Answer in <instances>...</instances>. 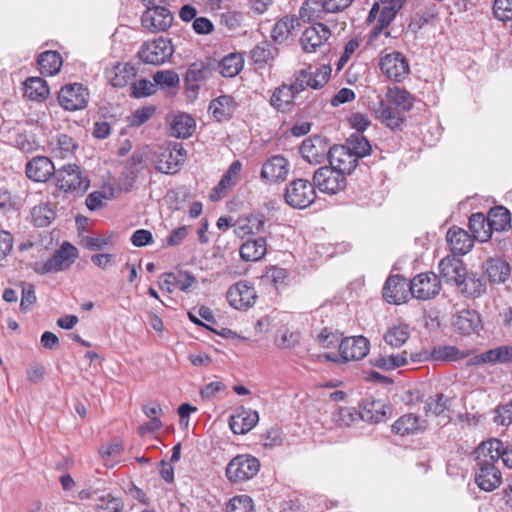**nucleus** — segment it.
<instances>
[{"mask_svg":"<svg viewBox=\"0 0 512 512\" xmlns=\"http://www.w3.org/2000/svg\"><path fill=\"white\" fill-rule=\"evenodd\" d=\"M475 454V461L478 466L475 481L480 489L491 492L502 483V474L496 467L498 458L495 457L493 452H480V445L476 448Z\"/></svg>","mask_w":512,"mask_h":512,"instance_id":"nucleus-1","label":"nucleus"},{"mask_svg":"<svg viewBox=\"0 0 512 512\" xmlns=\"http://www.w3.org/2000/svg\"><path fill=\"white\" fill-rule=\"evenodd\" d=\"M260 469V461L250 454H240L230 460L225 469L231 483H243L254 478Z\"/></svg>","mask_w":512,"mask_h":512,"instance_id":"nucleus-2","label":"nucleus"},{"mask_svg":"<svg viewBox=\"0 0 512 512\" xmlns=\"http://www.w3.org/2000/svg\"><path fill=\"white\" fill-rule=\"evenodd\" d=\"M77 257V248L69 242H63L48 260L35 263L34 271L40 275L60 272L70 267Z\"/></svg>","mask_w":512,"mask_h":512,"instance_id":"nucleus-3","label":"nucleus"},{"mask_svg":"<svg viewBox=\"0 0 512 512\" xmlns=\"http://www.w3.org/2000/svg\"><path fill=\"white\" fill-rule=\"evenodd\" d=\"M316 199L314 185L302 178L294 179L287 184L284 192L285 202L292 208L305 209Z\"/></svg>","mask_w":512,"mask_h":512,"instance_id":"nucleus-4","label":"nucleus"},{"mask_svg":"<svg viewBox=\"0 0 512 512\" xmlns=\"http://www.w3.org/2000/svg\"><path fill=\"white\" fill-rule=\"evenodd\" d=\"M173 53L171 40L159 37L145 42L138 51V57L146 64L161 65L168 61Z\"/></svg>","mask_w":512,"mask_h":512,"instance_id":"nucleus-5","label":"nucleus"},{"mask_svg":"<svg viewBox=\"0 0 512 512\" xmlns=\"http://www.w3.org/2000/svg\"><path fill=\"white\" fill-rule=\"evenodd\" d=\"M56 186L64 192L79 191L84 193L90 185L87 178L82 176L80 167L76 164H68L55 170Z\"/></svg>","mask_w":512,"mask_h":512,"instance_id":"nucleus-6","label":"nucleus"},{"mask_svg":"<svg viewBox=\"0 0 512 512\" xmlns=\"http://www.w3.org/2000/svg\"><path fill=\"white\" fill-rule=\"evenodd\" d=\"M186 152L181 143H170L160 149L155 161V169L164 174H175L184 162Z\"/></svg>","mask_w":512,"mask_h":512,"instance_id":"nucleus-7","label":"nucleus"},{"mask_svg":"<svg viewBox=\"0 0 512 512\" xmlns=\"http://www.w3.org/2000/svg\"><path fill=\"white\" fill-rule=\"evenodd\" d=\"M312 184L323 193L336 194L345 188L346 178L333 167L322 166L314 172Z\"/></svg>","mask_w":512,"mask_h":512,"instance_id":"nucleus-8","label":"nucleus"},{"mask_svg":"<svg viewBox=\"0 0 512 512\" xmlns=\"http://www.w3.org/2000/svg\"><path fill=\"white\" fill-rule=\"evenodd\" d=\"M89 100L88 90L80 83L68 84L58 93V102L65 110L76 111L84 109Z\"/></svg>","mask_w":512,"mask_h":512,"instance_id":"nucleus-9","label":"nucleus"},{"mask_svg":"<svg viewBox=\"0 0 512 512\" xmlns=\"http://www.w3.org/2000/svg\"><path fill=\"white\" fill-rule=\"evenodd\" d=\"M440 289V280L433 272L420 273L410 281L411 296L420 300L434 298Z\"/></svg>","mask_w":512,"mask_h":512,"instance_id":"nucleus-10","label":"nucleus"},{"mask_svg":"<svg viewBox=\"0 0 512 512\" xmlns=\"http://www.w3.org/2000/svg\"><path fill=\"white\" fill-rule=\"evenodd\" d=\"M173 20V13L167 7H152L142 13L141 25L151 33H158L170 28Z\"/></svg>","mask_w":512,"mask_h":512,"instance_id":"nucleus-11","label":"nucleus"},{"mask_svg":"<svg viewBox=\"0 0 512 512\" xmlns=\"http://www.w3.org/2000/svg\"><path fill=\"white\" fill-rule=\"evenodd\" d=\"M380 69L392 81H403L410 72L406 57L398 51H393L381 58Z\"/></svg>","mask_w":512,"mask_h":512,"instance_id":"nucleus-12","label":"nucleus"},{"mask_svg":"<svg viewBox=\"0 0 512 512\" xmlns=\"http://www.w3.org/2000/svg\"><path fill=\"white\" fill-rule=\"evenodd\" d=\"M330 146L325 137L314 135L305 139L300 146L303 159L311 164H320L328 159Z\"/></svg>","mask_w":512,"mask_h":512,"instance_id":"nucleus-13","label":"nucleus"},{"mask_svg":"<svg viewBox=\"0 0 512 512\" xmlns=\"http://www.w3.org/2000/svg\"><path fill=\"white\" fill-rule=\"evenodd\" d=\"M257 293L255 288L246 281H239L227 291L229 304L237 310H247L255 304Z\"/></svg>","mask_w":512,"mask_h":512,"instance_id":"nucleus-14","label":"nucleus"},{"mask_svg":"<svg viewBox=\"0 0 512 512\" xmlns=\"http://www.w3.org/2000/svg\"><path fill=\"white\" fill-rule=\"evenodd\" d=\"M411 296L410 281L402 275H392L383 286V297L390 304H402Z\"/></svg>","mask_w":512,"mask_h":512,"instance_id":"nucleus-15","label":"nucleus"},{"mask_svg":"<svg viewBox=\"0 0 512 512\" xmlns=\"http://www.w3.org/2000/svg\"><path fill=\"white\" fill-rule=\"evenodd\" d=\"M370 342L364 336H353L342 339L339 352L343 362L363 359L369 352Z\"/></svg>","mask_w":512,"mask_h":512,"instance_id":"nucleus-16","label":"nucleus"},{"mask_svg":"<svg viewBox=\"0 0 512 512\" xmlns=\"http://www.w3.org/2000/svg\"><path fill=\"white\" fill-rule=\"evenodd\" d=\"M266 218L263 214H249L238 217L234 222V233L240 237L264 236Z\"/></svg>","mask_w":512,"mask_h":512,"instance_id":"nucleus-17","label":"nucleus"},{"mask_svg":"<svg viewBox=\"0 0 512 512\" xmlns=\"http://www.w3.org/2000/svg\"><path fill=\"white\" fill-rule=\"evenodd\" d=\"M331 35L330 29L322 24L315 23L307 27L301 35L300 44L304 52L313 53L323 46Z\"/></svg>","mask_w":512,"mask_h":512,"instance_id":"nucleus-18","label":"nucleus"},{"mask_svg":"<svg viewBox=\"0 0 512 512\" xmlns=\"http://www.w3.org/2000/svg\"><path fill=\"white\" fill-rule=\"evenodd\" d=\"M289 170L288 160L282 155H274L264 162L260 177L266 183L282 182L286 179Z\"/></svg>","mask_w":512,"mask_h":512,"instance_id":"nucleus-19","label":"nucleus"},{"mask_svg":"<svg viewBox=\"0 0 512 512\" xmlns=\"http://www.w3.org/2000/svg\"><path fill=\"white\" fill-rule=\"evenodd\" d=\"M329 166L346 175L352 173L358 160L346 145H335L330 148L328 156Z\"/></svg>","mask_w":512,"mask_h":512,"instance_id":"nucleus-20","label":"nucleus"},{"mask_svg":"<svg viewBox=\"0 0 512 512\" xmlns=\"http://www.w3.org/2000/svg\"><path fill=\"white\" fill-rule=\"evenodd\" d=\"M452 325L459 334L471 335L482 328V320L476 310L466 309L453 316Z\"/></svg>","mask_w":512,"mask_h":512,"instance_id":"nucleus-21","label":"nucleus"},{"mask_svg":"<svg viewBox=\"0 0 512 512\" xmlns=\"http://www.w3.org/2000/svg\"><path fill=\"white\" fill-rule=\"evenodd\" d=\"M482 269L492 284L505 283L511 276L509 263L502 257H490L483 264Z\"/></svg>","mask_w":512,"mask_h":512,"instance_id":"nucleus-22","label":"nucleus"},{"mask_svg":"<svg viewBox=\"0 0 512 512\" xmlns=\"http://www.w3.org/2000/svg\"><path fill=\"white\" fill-rule=\"evenodd\" d=\"M25 172L35 182H46L55 173V167L48 157L37 156L26 164Z\"/></svg>","mask_w":512,"mask_h":512,"instance_id":"nucleus-23","label":"nucleus"},{"mask_svg":"<svg viewBox=\"0 0 512 512\" xmlns=\"http://www.w3.org/2000/svg\"><path fill=\"white\" fill-rule=\"evenodd\" d=\"M259 421L258 412L241 408L229 419L230 429L234 434L242 435L252 430Z\"/></svg>","mask_w":512,"mask_h":512,"instance_id":"nucleus-24","label":"nucleus"},{"mask_svg":"<svg viewBox=\"0 0 512 512\" xmlns=\"http://www.w3.org/2000/svg\"><path fill=\"white\" fill-rule=\"evenodd\" d=\"M460 293L469 298H476L481 296L486 291L485 280L477 273L466 270L462 277L456 283Z\"/></svg>","mask_w":512,"mask_h":512,"instance_id":"nucleus-25","label":"nucleus"},{"mask_svg":"<svg viewBox=\"0 0 512 512\" xmlns=\"http://www.w3.org/2000/svg\"><path fill=\"white\" fill-rule=\"evenodd\" d=\"M446 240L454 254L465 255L474 245V239L462 228L452 227L448 230Z\"/></svg>","mask_w":512,"mask_h":512,"instance_id":"nucleus-26","label":"nucleus"},{"mask_svg":"<svg viewBox=\"0 0 512 512\" xmlns=\"http://www.w3.org/2000/svg\"><path fill=\"white\" fill-rule=\"evenodd\" d=\"M136 73L132 64L118 62L111 69L106 70V77L113 87L123 88L132 83Z\"/></svg>","mask_w":512,"mask_h":512,"instance_id":"nucleus-27","label":"nucleus"},{"mask_svg":"<svg viewBox=\"0 0 512 512\" xmlns=\"http://www.w3.org/2000/svg\"><path fill=\"white\" fill-rule=\"evenodd\" d=\"M425 429L426 421L412 413L401 416L392 425L393 433L400 436L415 435L423 432Z\"/></svg>","mask_w":512,"mask_h":512,"instance_id":"nucleus-28","label":"nucleus"},{"mask_svg":"<svg viewBox=\"0 0 512 512\" xmlns=\"http://www.w3.org/2000/svg\"><path fill=\"white\" fill-rule=\"evenodd\" d=\"M376 117L390 129L400 128L404 123L405 117L403 112L393 107L388 102L381 100L374 109Z\"/></svg>","mask_w":512,"mask_h":512,"instance_id":"nucleus-29","label":"nucleus"},{"mask_svg":"<svg viewBox=\"0 0 512 512\" xmlns=\"http://www.w3.org/2000/svg\"><path fill=\"white\" fill-rule=\"evenodd\" d=\"M296 97L287 83H282L273 90L269 104L278 112H290L295 104Z\"/></svg>","mask_w":512,"mask_h":512,"instance_id":"nucleus-30","label":"nucleus"},{"mask_svg":"<svg viewBox=\"0 0 512 512\" xmlns=\"http://www.w3.org/2000/svg\"><path fill=\"white\" fill-rule=\"evenodd\" d=\"M239 252L244 261L256 262L261 260L267 253L266 237L247 238L240 246Z\"/></svg>","mask_w":512,"mask_h":512,"instance_id":"nucleus-31","label":"nucleus"},{"mask_svg":"<svg viewBox=\"0 0 512 512\" xmlns=\"http://www.w3.org/2000/svg\"><path fill=\"white\" fill-rule=\"evenodd\" d=\"M438 268L441 277L447 283H453L455 285L466 270L461 259L450 256L443 258L439 262Z\"/></svg>","mask_w":512,"mask_h":512,"instance_id":"nucleus-32","label":"nucleus"},{"mask_svg":"<svg viewBox=\"0 0 512 512\" xmlns=\"http://www.w3.org/2000/svg\"><path fill=\"white\" fill-rule=\"evenodd\" d=\"M359 420L368 423H379L386 419V405L380 400H365L358 411Z\"/></svg>","mask_w":512,"mask_h":512,"instance_id":"nucleus-33","label":"nucleus"},{"mask_svg":"<svg viewBox=\"0 0 512 512\" xmlns=\"http://www.w3.org/2000/svg\"><path fill=\"white\" fill-rule=\"evenodd\" d=\"M78 145L73 137L67 134H58L49 142V149L55 157L69 158L72 157Z\"/></svg>","mask_w":512,"mask_h":512,"instance_id":"nucleus-34","label":"nucleus"},{"mask_svg":"<svg viewBox=\"0 0 512 512\" xmlns=\"http://www.w3.org/2000/svg\"><path fill=\"white\" fill-rule=\"evenodd\" d=\"M195 128L196 122L193 117L187 113H179L170 122V135L175 138L186 139L192 136Z\"/></svg>","mask_w":512,"mask_h":512,"instance_id":"nucleus-35","label":"nucleus"},{"mask_svg":"<svg viewBox=\"0 0 512 512\" xmlns=\"http://www.w3.org/2000/svg\"><path fill=\"white\" fill-rule=\"evenodd\" d=\"M493 452L495 457L502 460L503 464L512 469V443H504L498 439H490L480 444V452Z\"/></svg>","mask_w":512,"mask_h":512,"instance_id":"nucleus-36","label":"nucleus"},{"mask_svg":"<svg viewBox=\"0 0 512 512\" xmlns=\"http://www.w3.org/2000/svg\"><path fill=\"white\" fill-rule=\"evenodd\" d=\"M235 110V101L232 96L221 95L209 104V112L215 120L221 122L232 117Z\"/></svg>","mask_w":512,"mask_h":512,"instance_id":"nucleus-37","label":"nucleus"},{"mask_svg":"<svg viewBox=\"0 0 512 512\" xmlns=\"http://www.w3.org/2000/svg\"><path fill=\"white\" fill-rule=\"evenodd\" d=\"M96 512H124L125 503L121 496L111 491H104L95 498Z\"/></svg>","mask_w":512,"mask_h":512,"instance_id":"nucleus-38","label":"nucleus"},{"mask_svg":"<svg viewBox=\"0 0 512 512\" xmlns=\"http://www.w3.org/2000/svg\"><path fill=\"white\" fill-rule=\"evenodd\" d=\"M471 351H462L454 345H439L433 347L430 352V358L434 361L455 362L468 358Z\"/></svg>","mask_w":512,"mask_h":512,"instance_id":"nucleus-39","label":"nucleus"},{"mask_svg":"<svg viewBox=\"0 0 512 512\" xmlns=\"http://www.w3.org/2000/svg\"><path fill=\"white\" fill-rule=\"evenodd\" d=\"M415 98L406 89L400 87L389 88L386 93V102L394 105L402 112L410 111L413 108Z\"/></svg>","mask_w":512,"mask_h":512,"instance_id":"nucleus-40","label":"nucleus"},{"mask_svg":"<svg viewBox=\"0 0 512 512\" xmlns=\"http://www.w3.org/2000/svg\"><path fill=\"white\" fill-rule=\"evenodd\" d=\"M24 95L32 101L42 102L49 96V86L40 77H30L24 82Z\"/></svg>","mask_w":512,"mask_h":512,"instance_id":"nucleus-41","label":"nucleus"},{"mask_svg":"<svg viewBox=\"0 0 512 512\" xmlns=\"http://www.w3.org/2000/svg\"><path fill=\"white\" fill-rule=\"evenodd\" d=\"M37 63L42 75L53 76L62 67V57L57 51H44L38 56Z\"/></svg>","mask_w":512,"mask_h":512,"instance_id":"nucleus-42","label":"nucleus"},{"mask_svg":"<svg viewBox=\"0 0 512 512\" xmlns=\"http://www.w3.org/2000/svg\"><path fill=\"white\" fill-rule=\"evenodd\" d=\"M469 229L474 240L486 242L491 238L488 217L483 213H474L470 216Z\"/></svg>","mask_w":512,"mask_h":512,"instance_id":"nucleus-43","label":"nucleus"},{"mask_svg":"<svg viewBox=\"0 0 512 512\" xmlns=\"http://www.w3.org/2000/svg\"><path fill=\"white\" fill-rule=\"evenodd\" d=\"M278 54V49L269 41H261L249 53L251 61L259 67H264Z\"/></svg>","mask_w":512,"mask_h":512,"instance_id":"nucleus-44","label":"nucleus"},{"mask_svg":"<svg viewBox=\"0 0 512 512\" xmlns=\"http://www.w3.org/2000/svg\"><path fill=\"white\" fill-rule=\"evenodd\" d=\"M410 337V328L405 323L392 325L385 332L383 339L391 347L399 348L404 345Z\"/></svg>","mask_w":512,"mask_h":512,"instance_id":"nucleus-45","label":"nucleus"},{"mask_svg":"<svg viewBox=\"0 0 512 512\" xmlns=\"http://www.w3.org/2000/svg\"><path fill=\"white\" fill-rule=\"evenodd\" d=\"M244 59L239 53H230L223 57L218 64L219 73L223 77H235L243 69Z\"/></svg>","mask_w":512,"mask_h":512,"instance_id":"nucleus-46","label":"nucleus"},{"mask_svg":"<svg viewBox=\"0 0 512 512\" xmlns=\"http://www.w3.org/2000/svg\"><path fill=\"white\" fill-rule=\"evenodd\" d=\"M326 13L324 0H307L299 10L300 18L307 22L323 19Z\"/></svg>","mask_w":512,"mask_h":512,"instance_id":"nucleus-47","label":"nucleus"},{"mask_svg":"<svg viewBox=\"0 0 512 512\" xmlns=\"http://www.w3.org/2000/svg\"><path fill=\"white\" fill-rule=\"evenodd\" d=\"M489 228L493 231H505L511 227V215L503 206L492 208L488 215Z\"/></svg>","mask_w":512,"mask_h":512,"instance_id":"nucleus-48","label":"nucleus"},{"mask_svg":"<svg viewBox=\"0 0 512 512\" xmlns=\"http://www.w3.org/2000/svg\"><path fill=\"white\" fill-rule=\"evenodd\" d=\"M23 200L20 195L12 193L6 186L0 187V214L6 216L21 209Z\"/></svg>","mask_w":512,"mask_h":512,"instance_id":"nucleus-49","label":"nucleus"},{"mask_svg":"<svg viewBox=\"0 0 512 512\" xmlns=\"http://www.w3.org/2000/svg\"><path fill=\"white\" fill-rule=\"evenodd\" d=\"M32 221L37 227H47L56 217L55 206L52 203H40L31 211Z\"/></svg>","mask_w":512,"mask_h":512,"instance_id":"nucleus-50","label":"nucleus"},{"mask_svg":"<svg viewBox=\"0 0 512 512\" xmlns=\"http://www.w3.org/2000/svg\"><path fill=\"white\" fill-rule=\"evenodd\" d=\"M296 25H298V19L295 16H284L272 28V39L277 43H283L288 39Z\"/></svg>","mask_w":512,"mask_h":512,"instance_id":"nucleus-51","label":"nucleus"},{"mask_svg":"<svg viewBox=\"0 0 512 512\" xmlns=\"http://www.w3.org/2000/svg\"><path fill=\"white\" fill-rule=\"evenodd\" d=\"M210 69L204 62H195L191 64L185 75V83L188 88L195 90L199 83L208 78Z\"/></svg>","mask_w":512,"mask_h":512,"instance_id":"nucleus-52","label":"nucleus"},{"mask_svg":"<svg viewBox=\"0 0 512 512\" xmlns=\"http://www.w3.org/2000/svg\"><path fill=\"white\" fill-rule=\"evenodd\" d=\"M165 283H172L183 292H190L193 285L196 284V278L188 271H179L178 273H165Z\"/></svg>","mask_w":512,"mask_h":512,"instance_id":"nucleus-53","label":"nucleus"},{"mask_svg":"<svg viewBox=\"0 0 512 512\" xmlns=\"http://www.w3.org/2000/svg\"><path fill=\"white\" fill-rule=\"evenodd\" d=\"M332 422L337 427H350L359 422L358 411L351 407H341L332 413Z\"/></svg>","mask_w":512,"mask_h":512,"instance_id":"nucleus-54","label":"nucleus"},{"mask_svg":"<svg viewBox=\"0 0 512 512\" xmlns=\"http://www.w3.org/2000/svg\"><path fill=\"white\" fill-rule=\"evenodd\" d=\"M346 147L355 155L357 160L367 156L371 151L369 141L360 133L352 134L347 140Z\"/></svg>","mask_w":512,"mask_h":512,"instance_id":"nucleus-55","label":"nucleus"},{"mask_svg":"<svg viewBox=\"0 0 512 512\" xmlns=\"http://www.w3.org/2000/svg\"><path fill=\"white\" fill-rule=\"evenodd\" d=\"M487 365L512 363V346L502 345L485 351Z\"/></svg>","mask_w":512,"mask_h":512,"instance_id":"nucleus-56","label":"nucleus"},{"mask_svg":"<svg viewBox=\"0 0 512 512\" xmlns=\"http://www.w3.org/2000/svg\"><path fill=\"white\" fill-rule=\"evenodd\" d=\"M407 363L406 352L396 355H379L373 361L374 366L383 370H394Z\"/></svg>","mask_w":512,"mask_h":512,"instance_id":"nucleus-57","label":"nucleus"},{"mask_svg":"<svg viewBox=\"0 0 512 512\" xmlns=\"http://www.w3.org/2000/svg\"><path fill=\"white\" fill-rule=\"evenodd\" d=\"M287 85L293 91V93L297 96L301 92H303L307 87H310V71L306 69H301L293 73L290 77L289 83Z\"/></svg>","mask_w":512,"mask_h":512,"instance_id":"nucleus-58","label":"nucleus"},{"mask_svg":"<svg viewBox=\"0 0 512 512\" xmlns=\"http://www.w3.org/2000/svg\"><path fill=\"white\" fill-rule=\"evenodd\" d=\"M227 512H255L254 502L248 495H237L227 504Z\"/></svg>","mask_w":512,"mask_h":512,"instance_id":"nucleus-59","label":"nucleus"},{"mask_svg":"<svg viewBox=\"0 0 512 512\" xmlns=\"http://www.w3.org/2000/svg\"><path fill=\"white\" fill-rule=\"evenodd\" d=\"M447 401L448 399L442 393L429 397L425 402V413L435 416L442 415L447 409Z\"/></svg>","mask_w":512,"mask_h":512,"instance_id":"nucleus-60","label":"nucleus"},{"mask_svg":"<svg viewBox=\"0 0 512 512\" xmlns=\"http://www.w3.org/2000/svg\"><path fill=\"white\" fill-rule=\"evenodd\" d=\"M20 310L24 313L30 311L37 301L35 286L31 283L22 284Z\"/></svg>","mask_w":512,"mask_h":512,"instance_id":"nucleus-61","label":"nucleus"},{"mask_svg":"<svg viewBox=\"0 0 512 512\" xmlns=\"http://www.w3.org/2000/svg\"><path fill=\"white\" fill-rule=\"evenodd\" d=\"M155 85H159L162 88H172L178 85L179 76L177 73L171 70L157 71L153 75Z\"/></svg>","mask_w":512,"mask_h":512,"instance_id":"nucleus-62","label":"nucleus"},{"mask_svg":"<svg viewBox=\"0 0 512 512\" xmlns=\"http://www.w3.org/2000/svg\"><path fill=\"white\" fill-rule=\"evenodd\" d=\"M331 71L329 65H322L315 72L310 71V87L315 90L322 88L328 82Z\"/></svg>","mask_w":512,"mask_h":512,"instance_id":"nucleus-63","label":"nucleus"},{"mask_svg":"<svg viewBox=\"0 0 512 512\" xmlns=\"http://www.w3.org/2000/svg\"><path fill=\"white\" fill-rule=\"evenodd\" d=\"M493 14L500 21L512 20V0H495Z\"/></svg>","mask_w":512,"mask_h":512,"instance_id":"nucleus-64","label":"nucleus"}]
</instances>
